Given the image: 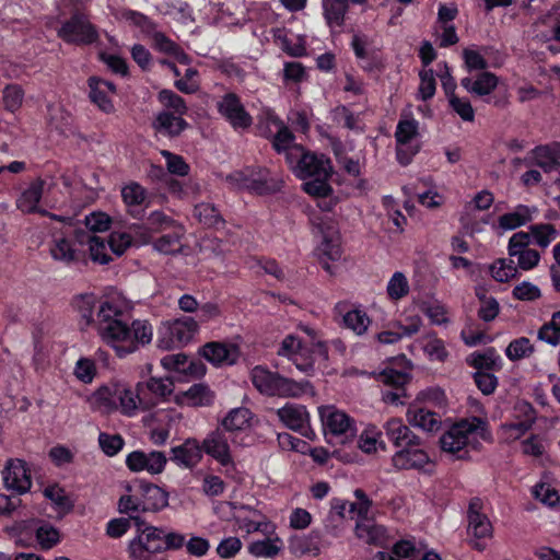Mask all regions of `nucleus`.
<instances>
[{"label":"nucleus","mask_w":560,"mask_h":560,"mask_svg":"<svg viewBox=\"0 0 560 560\" xmlns=\"http://www.w3.org/2000/svg\"><path fill=\"white\" fill-rule=\"evenodd\" d=\"M198 329V322L189 316L167 322L159 329L158 347L163 350L182 348L194 338Z\"/></svg>","instance_id":"nucleus-7"},{"label":"nucleus","mask_w":560,"mask_h":560,"mask_svg":"<svg viewBox=\"0 0 560 560\" xmlns=\"http://www.w3.org/2000/svg\"><path fill=\"white\" fill-rule=\"evenodd\" d=\"M422 439L399 448L392 456V464L396 470H417L425 475H432L434 463L428 452L422 447Z\"/></svg>","instance_id":"nucleus-8"},{"label":"nucleus","mask_w":560,"mask_h":560,"mask_svg":"<svg viewBox=\"0 0 560 560\" xmlns=\"http://www.w3.org/2000/svg\"><path fill=\"white\" fill-rule=\"evenodd\" d=\"M89 89L88 97L91 104L106 115L116 112L113 95L117 94V86L114 82L105 80L98 75H91L86 80Z\"/></svg>","instance_id":"nucleus-11"},{"label":"nucleus","mask_w":560,"mask_h":560,"mask_svg":"<svg viewBox=\"0 0 560 560\" xmlns=\"http://www.w3.org/2000/svg\"><path fill=\"white\" fill-rule=\"evenodd\" d=\"M252 176H249V166L236 170L226 176V183L238 190H246L253 195Z\"/></svg>","instance_id":"nucleus-62"},{"label":"nucleus","mask_w":560,"mask_h":560,"mask_svg":"<svg viewBox=\"0 0 560 560\" xmlns=\"http://www.w3.org/2000/svg\"><path fill=\"white\" fill-rule=\"evenodd\" d=\"M499 78L490 71L479 72L475 79L465 77L460 80V85L470 94L476 96L490 95L498 86Z\"/></svg>","instance_id":"nucleus-25"},{"label":"nucleus","mask_w":560,"mask_h":560,"mask_svg":"<svg viewBox=\"0 0 560 560\" xmlns=\"http://www.w3.org/2000/svg\"><path fill=\"white\" fill-rule=\"evenodd\" d=\"M96 397L105 406H119L126 416H132L137 409V392L133 393L129 388L101 386L96 392Z\"/></svg>","instance_id":"nucleus-19"},{"label":"nucleus","mask_w":560,"mask_h":560,"mask_svg":"<svg viewBox=\"0 0 560 560\" xmlns=\"http://www.w3.org/2000/svg\"><path fill=\"white\" fill-rule=\"evenodd\" d=\"M529 234L535 243L546 248L557 237V230L551 223H537L529 226Z\"/></svg>","instance_id":"nucleus-50"},{"label":"nucleus","mask_w":560,"mask_h":560,"mask_svg":"<svg viewBox=\"0 0 560 560\" xmlns=\"http://www.w3.org/2000/svg\"><path fill=\"white\" fill-rule=\"evenodd\" d=\"M145 512H158L168 504V493L159 486L144 480L137 485Z\"/></svg>","instance_id":"nucleus-22"},{"label":"nucleus","mask_w":560,"mask_h":560,"mask_svg":"<svg viewBox=\"0 0 560 560\" xmlns=\"http://www.w3.org/2000/svg\"><path fill=\"white\" fill-rule=\"evenodd\" d=\"M491 277L498 282H508L518 276V271L512 259H498L490 266Z\"/></svg>","instance_id":"nucleus-48"},{"label":"nucleus","mask_w":560,"mask_h":560,"mask_svg":"<svg viewBox=\"0 0 560 560\" xmlns=\"http://www.w3.org/2000/svg\"><path fill=\"white\" fill-rule=\"evenodd\" d=\"M217 109L234 130H246L253 125L252 115L234 92L225 93L217 103Z\"/></svg>","instance_id":"nucleus-10"},{"label":"nucleus","mask_w":560,"mask_h":560,"mask_svg":"<svg viewBox=\"0 0 560 560\" xmlns=\"http://www.w3.org/2000/svg\"><path fill=\"white\" fill-rule=\"evenodd\" d=\"M382 431L376 425H368L360 434L358 445L366 454L376 452L377 447L385 450Z\"/></svg>","instance_id":"nucleus-44"},{"label":"nucleus","mask_w":560,"mask_h":560,"mask_svg":"<svg viewBox=\"0 0 560 560\" xmlns=\"http://www.w3.org/2000/svg\"><path fill=\"white\" fill-rule=\"evenodd\" d=\"M107 243L115 255L121 256L133 245V237L128 232L115 231L110 233Z\"/></svg>","instance_id":"nucleus-60"},{"label":"nucleus","mask_w":560,"mask_h":560,"mask_svg":"<svg viewBox=\"0 0 560 560\" xmlns=\"http://www.w3.org/2000/svg\"><path fill=\"white\" fill-rule=\"evenodd\" d=\"M144 219L148 229L153 233H163L179 224L162 210H154Z\"/></svg>","instance_id":"nucleus-47"},{"label":"nucleus","mask_w":560,"mask_h":560,"mask_svg":"<svg viewBox=\"0 0 560 560\" xmlns=\"http://www.w3.org/2000/svg\"><path fill=\"white\" fill-rule=\"evenodd\" d=\"M121 200L127 213L136 220H143L145 211L151 206V195L138 182H129L120 189Z\"/></svg>","instance_id":"nucleus-13"},{"label":"nucleus","mask_w":560,"mask_h":560,"mask_svg":"<svg viewBox=\"0 0 560 560\" xmlns=\"http://www.w3.org/2000/svg\"><path fill=\"white\" fill-rule=\"evenodd\" d=\"M277 416L288 429L307 439L315 436L310 424V413L304 405L287 402L277 410Z\"/></svg>","instance_id":"nucleus-15"},{"label":"nucleus","mask_w":560,"mask_h":560,"mask_svg":"<svg viewBox=\"0 0 560 560\" xmlns=\"http://www.w3.org/2000/svg\"><path fill=\"white\" fill-rule=\"evenodd\" d=\"M45 182L42 178H37L32 182L30 186L21 194L16 201L18 209L24 213H40L46 214L47 211H42L38 207L44 192Z\"/></svg>","instance_id":"nucleus-30"},{"label":"nucleus","mask_w":560,"mask_h":560,"mask_svg":"<svg viewBox=\"0 0 560 560\" xmlns=\"http://www.w3.org/2000/svg\"><path fill=\"white\" fill-rule=\"evenodd\" d=\"M383 206L387 211L390 222L395 226L393 232L401 234L405 230V225L407 224V218L399 209L396 208L395 200L392 196L383 197Z\"/></svg>","instance_id":"nucleus-58"},{"label":"nucleus","mask_w":560,"mask_h":560,"mask_svg":"<svg viewBox=\"0 0 560 560\" xmlns=\"http://www.w3.org/2000/svg\"><path fill=\"white\" fill-rule=\"evenodd\" d=\"M407 419L412 427L420 428L425 432H438L442 427V418L440 413L427 408H409Z\"/></svg>","instance_id":"nucleus-31"},{"label":"nucleus","mask_w":560,"mask_h":560,"mask_svg":"<svg viewBox=\"0 0 560 560\" xmlns=\"http://www.w3.org/2000/svg\"><path fill=\"white\" fill-rule=\"evenodd\" d=\"M323 16L326 25L335 33H340L349 12V0H322Z\"/></svg>","instance_id":"nucleus-23"},{"label":"nucleus","mask_w":560,"mask_h":560,"mask_svg":"<svg viewBox=\"0 0 560 560\" xmlns=\"http://www.w3.org/2000/svg\"><path fill=\"white\" fill-rule=\"evenodd\" d=\"M533 220V211L526 205H517L512 212L499 217L498 225L503 231H512Z\"/></svg>","instance_id":"nucleus-38"},{"label":"nucleus","mask_w":560,"mask_h":560,"mask_svg":"<svg viewBox=\"0 0 560 560\" xmlns=\"http://www.w3.org/2000/svg\"><path fill=\"white\" fill-rule=\"evenodd\" d=\"M294 149L287 165L296 178L303 180L302 190L311 197H329L334 192L329 183L335 173L331 159L304 145Z\"/></svg>","instance_id":"nucleus-2"},{"label":"nucleus","mask_w":560,"mask_h":560,"mask_svg":"<svg viewBox=\"0 0 560 560\" xmlns=\"http://www.w3.org/2000/svg\"><path fill=\"white\" fill-rule=\"evenodd\" d=\"M412 376L407 371H397L393 368H385L377 374V381L394 389H406Z\"/></svg>","instance_id":"nucleus-43"},{"label":"nucleus","mask_w":560,"mask_h":560,"mask_svg":"<svg viewBox=\"0 0 560 560\" xmlns=\"http://www.w3.org/2000/svg\"><path fill=\"white\" fill-rule=\"evenodd\" d=\"M158 101L166 108L172 109L173 114L186 115L188 107L185 100L174 91L163 89L158 94Z\"/></svg>","instance_id":"nucleus-49"},{"label":"nucleus","mask_w":560,"mask_h":560,"mask_svg":"<svg viewBox=\"0 0 560 560\" xmlns=\"http://www.w3.org/2000/svg\"><path fill=\"white\" fill-rule=\"evenodd\" d=\"M420 84L417 98L423 102L431 100L436 91V80L432 69H423L419 72Z\"/></svg>","instance_id":"nucleus-52"},{"label":"nucleus","mask_w":560,"mask_h":560,"mask_svg":"<svg viewBox=\"0 0 560 560\" xmlns=\"http://www.w3.org/2000/svg\"><path fill=\"white\" fill-rule=\"evenodd\" d=\"M186 230L183 224L173 226V229L163 232L160 237L153 242V248L163 255H176L182 253V240Z\"/></svg>","instance_id":"nucleus-29"},{"label":"nucleus","mask_w":560,"mask_h":560,"mask_svg":"<svg viewBox=\"0 0 560 560\" xmlns=\"http://www.w3.org/2000/svg\"><path fill=\"white\" fill-rule=\"evenodd\" d=\"M291 362L307 376H312L315 372V358L306 345H303L295 355L292 357Z\"/></svg>","instance_id":"nucleus-54"},{"label":"nucleus","mask_w":560,"mask_h":560,"mask_svg":"<svg viewBox=\"0 0 560 560\" xmlns=\"http://www.w3.org/2000/svg\"><path fill=\"white\" fill-rule=\"evenodd\" d=\"M389 442L396 447H404L420 439L400 418H392L383 425Z\"/></svg>","instance_id":"nucleus-27"},{"label":"nucleus","mask_w":560,"mask_h":560,"mask_svg":"<svg viewBox=\"0 0 560 560\" xmlns=\"http://www.w3.org/2000/svg\"><path fill=\"white\" fill-rule=\"evenodd\" d=\"M419 135V121L413 117L400 119L396 126L395 139L398 145H407Z\"/></svg>","instance_id":"nucleus-46"},{"label":"nucleus","mask_w":560,"mask_h":560,"mask_svg":"<svg viewBox=\"0 0 560 560\" xmlns=\"http://www.w3.org/2000/svg\"><path fill=\"white\" fill-rule=\"evenodd\" d=\"M74 233L71 236L60 235L55 236L52 241V245L50 247V254L55 260L63 261L66 264H70L79 260L77 256V250L73 247Z\"/></svg>","instance_id":"nucleus-39"},{"label":"nucleus","mask_w":560,"mask_h":560,"mask_svg":"<svg viewBox=\"0 0 560 560\" xmlns=\"http://www.w3.org/2000/svg\"><path fill=\"white\" fill-rule=\"evenodd\" d=\"M467 364L476 372L500 371L502 369V359L495 348L489 347L483 352H474L467 358Z\"/></svg>","instance_id":"nucleus-35"},{"label":"nucleus","mask_w":560,"mask_h":560,"mask_svg":"<svg viewBox=\"0 0 560 560\" xmlns=\"http://www.w3.org/2000/svg\"><path fill=\"white\" fill-rule=\"evenodd\" d=\"M264 117L267 122L272 124L277 127V132L272 137L271 147L278 154H283L285 163L288 164V158L290 153L294 155L296 145H302L295 142V136L292 130L285 125V122L276 114L272 108H266L264 110Z\"/></svg>","instance_id":"nucleus-14"},{"label":"nucleus","mask_w":560,"mask_h":560,"mask_svg":"<svg viewBox=\"0 0 560 560\" xmlns=\"http://www.w3.org/2000/svg\"><path fill=\"white\" fill-rule=\"evenodd\" d=\"M198 354L219 368L235 364L241 355L240 347L233 342L209 341L201 346Z\"/></svg>","instance_id":"nucleus-17"},{"label":"nucleus","mask_w":560,"mask_h":560,"mask_svg":"<svg viewBox=\"0 0 560 560\" xmlns=\"http://www.w3.org/2000/svg\"><path fill=\"white\" fill-rule=\"evenodd\" d=\"M4 487L18 495L27 493L33 485L31 470L24 459H9L3 470Z\"/></svg>","instance_id":"nucleus-16"},{"label":"nucleus","mask_w":560,"mask_h":560,"mask_svg":"<svg viewBox=\"0 0 560 560\" xmlns=\"http://www.w3.org/2000/svg\"><path fill=\"white\" fill-rule=\"evenodd\" d=\"M194 217L206 228L220 229L225 224L220 210L210 202H201L195 206Z\"/></svg>","instance_id":"nucleus-40"},{"label":"nucleus","mask_w":560,"mask_h":560,"mask_svg":"<svg viewBox=\"0 0 560 560\" xmlns=\"http://www.w3.org/2000/svg\"><path fill=\"white\" fill-rule=\"evenodd\" d=\"M322 547L323 533L317 528L312 529L308 535L294 536L290 541L292 552L300 556L312 555L316 557L320 553Z\"/></svg>","instance_id":"nucleus-32"},{"label":"nucleus","mask_w":560,"mask_h":560,"mask_svg":"<svg viewBox=\"0 0 560 560\" xmlns=\"http://www.w3.org/2000/svg\"><path fill=\"white\" fill-rule=\"evenodd\" d=\"M530 153L534 164L545 173H550L560 167V142L537 145Z\"/></svg>","instance_id":"nucleus-26"},{"label":"nucleus","mask_w":560,"mask_h":560,"mask_svg":"<svg viewBox=\"0 0 560 560\" xmlns=\"http://www.w3.org/2000/svg\"><path fill=\"white\" fill-rule=\"evenodd\" d=\"M57 35L65 43L75 46L93 45L100 39L96 25L86 13L75 10L57 31Z\"/></svg>","instance_id":"nucleus-6"},{"label":"nucleus","mask_w":560,"mask_h":560,"mask_svg":"<svg viewBox=\"0 0 560 560\" xmlns=\"http://www.w3.org/2000/svg\"><path fill=\"white\" fill-rule=\"evenodd\" d=\"M202 454L206 453L215 459L223 468L226 477H231L236 471V464L232 456L225 432L221 428L209 432L200 443Z\"/></svg>","instance_id":"nucleus-9"},{"label":"nucleus","mask_w":560,"mask_h":560,"mask_svg":"<svg viewBox=\"0 0 560 560\" xmlns=\"http://www.w3.org/2000/svg\"><path fill=\"white\" fill-rule=\"evenodd\" d=\"M370 38L366 34L357 33L352 36L350 46L358 60H360V67L364 72H382L385 69V61L381 49L371 48L368 49Z\"/></svg>","instance_id":"nucleus-12"},{"label":"nucleus","mask_w":560,"mask_h":560,"mask_svg":"<svg viewBox=\"0 0 560 560\" xmlns=\"http://www.w3.org/2000/svg\"><path fill=\"white\" fill-rule=\"evenodd\" d=\"M75 242L80 244H88L91 259L102 265H107L112 257L106 253V245L104 238L85 232L83 230H74Z\"/></svg>","instance_id":"nucleus-33"},{"label":"nucleus","mask_w":560,"mask_h":560,"mask_svg":"<svg viewBox=\"0 0 560 560\" xmlns=\"http://www.w3.org/2000/svg\"><path fill=\"white\" fill-rule=\"evenodd\" d=\"M80 330L94 327L102 340L118 358H126L152 341L153 328L147 319L126 320L122 304L113 298H98L93 292L74 294L70 301Z\"/></svg>","instance_id":"nucleus-1"},{"label":"nucleus","mask_w":560,"mask_h":560,"mask_svg":"<svg viewBox=\"0 0 560 560\" xmlns=\"http://www.w3.org/2000/svg\"><path fill=\"white\" fill-rule=\"evenodd\" d=\"M253 412L246 407L231 409L220 421L219 428L224 432L244 431L250 427Z\"/></svg>","instance_id":"nucleus-36"},{"label":"nucleus","mask_w":560,"mask_h":560,"mask_svg":"<svg viewBox=\"0 0 560 560\" xmlns=\"http://www.w3.org/2000/svg\"><path fill=\"white\" fill-rule=\"evenodd\" d=\"M36 540L43 549H50L59 542V532L50 524H43L36 529Z\"/></svg>","instance_id":"nucleus-63"},{"label":"nucleus","mask_w":560,"mask_h":560,"mask_svg":"<svg viewBox=\"0 0 560 560\" xmlns=\"http://www.w3.org/2000/svg\"><path fill=\"white\" fill-rule=\"evenodd\" d=\"M409 293V283L406 276L396 271L387 283V295L390 300L397 301Z\"/></svg>","instance_id":"nucleus-55"},{"label":"nucleus","mask_w":560,"mask_h":560,"mask_svg":"<svg viewBox=\"0 0 560 560\" xmlns=\"http://www.w3.org/2000/svg\"><path fill=\"white\" fill-rule=\"evenodd\" d=\"M385 529L381 525L358 523L355 535L369 545H378L384 537Z\"/></svg>","instance_id":"nucleus-53"},{"label":"nucleus","mask_w":560,"mask_h":560,"mask_svg":"<svg viewBox=\"0 0 560 560\" xmlns=\"http://www.w3.org/2000/svg\"><path fill=\"white\" fill-rule=\"evenodd\" d=\"M137 536L128 547L129 557L133 560H166L155 553L166 550H177L185 546V536L175 532H165L145 523L142 517H135Z\"/></svg>","instance_id":"nucleus-4"},{"label":"nucleus","mask_w":560,"mask_h":560,"mask_svg":"<svg viewBox=\"0 0 560 560\" xmlns=\"http://www.w3.org/2000/svg\"><path fill=\"white\" fill-rule=\"evenodd\" d=\"M532 493L536 500H539L541 503L550 508L557 506L560 502L558 491L544 482L535 485Z\"/></svg>","instance_id":"nucleus-61"},{"label":"nucleus","mask_w":560,"mask_h":560,"mask_svg":"<svg viewBox=\"0 0 560 560\" xmlns=\"http://www.w3.org/2000/svg\"><path fill=\"white\" fill-rule=\"evenodd\" d=\"M97 369L95 361L91 358L81 357L74 366V376L83 384H91L96 376Z\"/></svg>","instance_id":"nucleus-56"},{"label":"nucleus","mask_w":560,"mask_h":560,"mask_svg":"<svg viewBox=\"0 0 560 560\" xmlns=\"http://www.w3.org/2000/svg\"><path fill=\"white\" fill-rule=\"evenodd\" d=\"M326 429L336 436L343 435L346 439L353 438L357 434L355 422L346 412L331 411L325 421Z\"/></svg>","instance_id":"nucleus-34"},{"label":"nucleus","mask_w":560,"mask_h":560,"mask_svg":"<svg viewBox=\"0 0 560 560\" xmlns=\"http://www.w3.org/2000/svg\"><path fill=\"white\" fill-rule=\"evenodd\" d=\"M250 380L254 387L266 396L300 397L312 388L310 381H294L262 365L252 370Z\"/></svg>","instance_id":"nucleus-5"},{"label":"nucleus","mask_w":560,"mask_h":560,"mask_svg":"<svg viewBox=\"0 0 560 560\" xmlns=\"http://www.w3.org/2000/svg\"><path fill=\"white\" fill-rule=\"evenodd\" d=\"M2 98L4 108L11 113H15L23 104L24 90L19 84H8L2 91Z\"/></svg>","instance_id":"nucleus-51"},{"label":"nucleus","mask_w":560,"mask_h":560,"mask_svg":"<svg viewBox=\"0 0 560 560\" xmlns=\"http://www.w3.org/2000/svg\"><path fill=\"white\" fill-rule=\"evenodd\" d=\"M214 393L206 384L198 383L191 385L185 393L184 399L191 407H208L214 401Z\"/></svg>","instance_id":"nucleus-41"},{"label":"nucleus","mask_w":560,"mask_h":560,"mask_svg":"<svg viewBox=\"0 0 560 560\" xmlns=\"http://www.w3.org/2000/svg\"><path fill=\"white\" fill-rule=\"evenodd\" d=\"M472 377L477 388L486 396L493 394L499 385L498 377L490 372H475Z\"/></svg>","instance_id":"nucleus-64"},{"label":"nucleus","mask_w":560,"mask_h":560,"mask_svg":"<svg viewBox=\"0 0 560 560\" xmlns=\"http://www.w3.org/2000/svg\"><path fill=\"white\" fill-rule=\"evenodd\" d=\"M44 497L48 499L54 508L62 513L68 514L73 509V502L70 497L66 493L65 489L59 485H50L44 489Z\"/></svg>","instance_id":"nucleus-42"},{"label":"nucleus","mask_w":560,"mask_h":560,"mask_svg":"<svg viewBox=\"0 0 560 560\" xmlns=\"http://www.w3.org/2000/svg\"><path fill=\"white\" fill-rule=\"evenodd\" d=\"M161 155L166 161L167 173L176 176H186L189 173V165L182 155L167 150H162Z\"/></svg>","instance_id":"nucleus-57"},{"label":"nucleus","mask_w":560,"mask_h":560,"mask_svg":"<svg viewBox=\"0 0 560 560\" xmlns=\"http://www.w3.org/2000/svg\"><path fill=\"white\" fill-rule=\"evenodd\" d=\"M173 382L168 378L150 377L147 383L137 384L138 402L144 410L155 407L160 398L173 393Z\"/></svg>","instance_id":"nucleus-18"},{"label":"nucleus","mask_w":560,"mask_h":560,"mask_svg":"<svg viewBox=\"0 0 560 560\" xmlns=\"http://www.w3.org/2000/svg\"><path fill=\"white\" fill-rule=\"evenodd\" d=\"M249 176H252L253 195L269 196L280 190L281 185L271 177L269 168L260 165H249Z\"/></svg>","instance_id":"nucleus-24"},{"label":"nucleus","mask_w":560,"mask_h":560,"mask_svg":"<svg viewBox=\"0 0 560 560\" xmlns=\"http://www.w3.org/2000/svg\"><path fill=\"white\" fill-rule=\"evenodd\" d=\"M184 115L173 114L170 110L160 112L152 121V129L156 135L173 139L182 135L189 124L183 118Z\"/></svg>","instance_id":"nucleus-21"},{"label":"nucleus","mask_w":560,"mask_h":560,"mask_svg":"<svg viewBox=\"0 0 560 560\" xmlns=\"http://www.w3.org/2000/svg\"><path fill=\"white\" fill-rule=\"evenodd\" d=\"M98 444L106 456L113 457L122 450L125 441L119 434H108L101 432L98 434Z\"/></svg>","instance_id":"nucleus-59"},{"label":"nucleus","mask_w":560,"mask_h":560,"mask_svg":"<svg viewBox=\"0 0 560 560\" xmlns=\"http://www.w3.org/2000/svg\"><path fill=\"white\" fill-rule=\"evenodd\" d=\"M337 308L339 310L340 313L343 312V314H342V327L343 328L350 329L357 336H362L366 332L372 320L365 311H363L360 307H352L350 310L343 311L341 308V305H338Z\"/></svg>","instance_id":"nucleus-37"},{"label":"nucleus","mask_w":560,"mask_h":560,"mask_svg":"<svg viewBox=\"0 0 560 560\" xmlns=\"http://www.w3.org/2000/svg\"><path fill=\"white\" fill-rule=\"evenodd\" d=\"M171 453V460L186 469H192L202 459V447L195 438H188L183 444L172 447Z\"/></svg>","instance_id":"nucleus-20"},{"label":"nucleus","mask_w":560,"mask_h":560,"mask_svg":"<svg viewBox=\"0 0 560 560\" xmlns=\"http://www.w3.org/2000/svg\"><path fill=\"white\" fill-rule=\"evenodd\" d=\"M480 439H491L488 422L479 417H472L451 424L441 435L439 443L442 452L453 455L456 459H467L469 450H480Z\"/></svg>","instance_id":"nucleus-3"},{"label":"nucleus","mask_w":560,"mask_h":560,"mask_svg":"<svg viewBox=\"0 0 560 560\" xmlns=\"http://www.w3.org/2000/svg\"><path fill=\"white\" fill-rule=\"evenodd\" d=\"M150 45L153 50L166 55L179 63L188 62V56L184 49L176 42L166 36L163 32L154 30L150 34Z\"/></svg>","instance_id":"nucleus-28"},{"label":"nucleus","mask_w":560,"mask_h":560,"mask_svg":"<svg viewBox=\"0 0 560 560\" xmlns=\"http://www.w3.org/2000/svg\"><path fill=\"white\" fill-rule=\"evenodd\" d=\"M534 352L535 347L527 337L513 339L505 349V355L512 362L528 358Z\"/></svg>","instance_id":"nucleus-45"}]
</instances>
